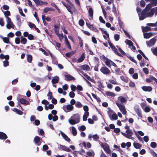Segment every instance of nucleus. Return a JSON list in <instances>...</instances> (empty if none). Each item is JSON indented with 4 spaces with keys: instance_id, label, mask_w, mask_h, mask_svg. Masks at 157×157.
I'll return each mask as SVG.
<instances>
[{
    "instance_id": "obj_1",
    "label": "nucleus",
    "mask_w": 157,
    "mask_h": 157,
    "mask_svg": "<svg viewBox=\"0 0 157 157\" xmlns=\"http://www.w3.org/2000/svg\"><path fill=\"white\" fill-rule=\"evenodd\" d=\"M116 104L118 107L120 111L124 115L126 114L127 111L126 110L125 106L123 104L119 103H116Z\"/></svg>"
},
{
    "instance_id": "obj_2",
    "label": "nucleus",
    "mask_w": 157,
    "mask_h": 157,
    "mask_svg": "<svg viewBox=\"0 0 157 157\" xmlns=\"http://www.w3.org/2000/svg\"><path fill=\"white\" fill-rule=\"evenodd\" d=\"M100 71L101 73L104 75H108L110 73V70L105 66L102 67Z\"/></svg>"
},
{
    "instance_id": "obj_3",
    "label": "nucleus",
    "mask_w": 157,
    "mask_h": 157,
    "mask_svg": "<svg viewBox=\"0 0 157 157\" xmlns=\"http://www.w3.org/2000/svg\"><path fill=\"white\" fill-rule=\"evenodd\" d=\"M147 11L145 9L143 10L140 13L141 16H139V19L140 20H143L146 18L145 16L147 13Z\"/></svg>"
},
{
    "instance_id": "obj_4",
    "label": "nucleus",
    "mask_w": 157,
    "mask_h": 157,
    "mask_svg": "<svg viewBox=\"0 0 157 157\" xmlns=\"http://www.w3.org/2000/svg\"><path fill=\"white\" fill-rule=\"evenodd\" d=\"M40 139L41 138L40 137L36 136L34 137L33 141L36 144L39 146L41 144V143L40 142Z\"/></svg>"
},
{
    "instance_id": "obj_5",
    "label": "nucleus",
    "mask_w": 157,
    "mask_h": 157,
    "mask_svg": "<svg viewBox=\"0 0 157 157\" xmlns=\"http://www.w3.org/2000/svg\"><path fill=\"white\" fill-rule=\"evenodd\" d=\"M65 79L67 81H70L72 80H75V78L74 77L69 74L65 75Z\"/></svg>"
},
{
    "instance_id": "obj_6",
    "label": "nucleus",
    "mask_w": 157,
    "mask_h": 157,
    "mask_svg": "<svg viewBox=\"0 0 157 157\" xmlns=\"http://www.w3.org/2000/svg\"><path fill=\"white\" fill-rule=\"evenodd\" d=\"M156 40L155 39L152 38L151 39L149 42L147 41L146 43L147 46L150 47L153 46L155 43Z\"/></svg>"
},
{
    "instance_id": "obj_7",
    "label": "nucleus",
    "mask_w": 157,
    "mask_h": 157,
    "mask_svg": "<svg viewBox=\"0 0 157 157\" xmlns=\"http://www.w3.org/2000/svg\"><path fill=\"white\" fill-rule=\"evenodd\" d=\"M59 148L67 152H70L71 151V150L69 148L61 144H59Z\"/></svg>"
},
{
    "instance_id": "obj_8",
    "label": "nucleus",
    "mask_w": 157,
    "mask_h": 157,
    "mask_svg": "<svg viewBox=\"0 0 157 157\" xmlns=\"http://www.w3.org/2000/svg\"><path fill=\"white\" fill-rule=\"evenodd\" d=\"M71 118L73 119L78 123L80 122V116L78 114H74L71 117Z\"/></svg>"
},
{
    "instance_id": "obj_9",
    "label": "nucleus",
    "mask_w": 157,
    "mask_h": 157,
    "mask_svg": "<svg viewBox=\"0 0 157 157\" xmlns=\"http://www.w3.org/2000/svg\"><path fill=\"white\" fill-rule=\"evenodd\" d=\"M63 5L67 8V10L71 14H73L72 11L71 10V6L69 5L66 4L64 2H62Z\"/></svg>"
},
{
    "instance_id": "obj_10",
    "label": "nucleus",
    "mask_w": 157,
    "mask_h": 157,
    "mask_svg": "<svg viewBox=\"0 0 157 157\" xmlns=\"http://www.w3.org/2000/svg\"><path fill=\"white\" fill-rule=\"evenodd\" d=\"M105 145L103 146V148L106 152L108 154H110L111 153V151L109 149V146L107 144L105 143Z\"/></svg>"
},
{
    "instance_id": "obj_11",
    "label": "nucleus",
    "mask_w": 157,
    "mask_h": 157,
    "mask_svg": "<svg viewBox=\"0 0 157 157\" xmlns=\"http://www.w3.org/2000/svg\"><path fill=\"white\" fill-rule=\"evenodd\" d=\"M126 100L125 99V98L122 96H120L118 97L117 99V103H124L126 102Z\"/></svg>"
},
{
    "instance_id": "obj_12",
    "label": "nucleus",
    "mask_w": 157,
    "mask_h": 157,
    "mask_svg": "<svg viewBox=\"0 0 157 157\" xmlns=\"http://www.w3.org/2000/svg\"><path fill=\"white\" fill-rule=\"evenodd\" d=\"M8 138L7 135L3 132H0V139L6 140Z\"/></svg>"
},
{
    "instance_id": "obj_13",
    "label": "nucleus",
    "mask_w": 157,
    "mask_h": 157,
    "mask_svg": "<svg viewBox=\"0 0 157 157\" xmlns=\"http://www.w3.org/2000/svg\"><path fill=\"white\" fill-rule=\"evenodd\" d=\"M60 133L62 136L63 138L65 140L68 142H70L71 139L69 138L65 133L62 131H60Z\"/></svg>"
},
{
    "instance_id": "obj_14",
    "label": "nucleus",
    "mask_w": 157,
    "mask_h": 157,
    "mask_svg": "<svg viewBox=\"0 0 157 157\" xmlns=\"http://www.w3.org/2000/svg\"><path fill=\"white\" fill-rule=\"evenodd\" d=\"M142 89L145 91H149L150 92L152 90V88L150 86H144L142 87Z\"/></svg>"
},
{
    "instance_id": "obj_15",
    "label": "nucleus",
    "mask_w": 157,
    "mask_h": 157,
    "mask_svg": "<svg viewBox=\"0 0 157 157\" xmlns=\"http://www.w3.org/2000/svg\"><path fill=\"white\" fill-rule=\"evenodd\" d=\"M19 101L21 104L25 105H28L29 104V102L28 101L23 98H21Z\"/></svg>"
},
{
    "instance_id": "obj_16",
    "label": "nucleus",
    "mask_w": 157,
    "mask_h": 157,
    "mask_svg": "<svg viewBox=\"0 0 157 157\" xmlns=\"http://www.w3.org/2000/svg\"><path fill=\"white\" fill-rule=\"evenodd\" d=\"M82 74L88 80H89L92 82L95 83V80L91 78L90 76L85 73H82Z\"/></svg>"
},
{
    "instance_id": "obj_17",
    "label": "nucleus",
    "mask_w": 157,
    "mask_h": 157,
    "mask_svg": "<svg viewBox=\"0 0 157 157\" xmlns=\"http://www.w3.org/2000/svg\"><path fill=\"white\" fill-rule=\"evenodd\" d=\"M59 80V77L57 76H56L52 80V82L53 84L57 83Z\"/></svg>"
},
{
    "instance_id": "obj_18",
    "label": "nucleus",
    "mask_w": 157,
    "mask_h": 157,
    "mask_svg": "<svg viewBox=\"0 0 157 157\" xmlns=\"http://www.w3.org/2000/svg\"><path fill=\"white\" fill-rule=\"evenodd\" d=\"M126 132L127 133V138H130L131 136L133 135V132L132 131V130L131 129L129 130H126Z\"/></svg>"
},
{
    "instance_id": "obj_19",
    "label": "nucleus",
    "mask_w": 157,
    "mask_h": 157,
    "mask_svg": "<svg viewBox=\"0 0 157 157\" xmlns=\"http://www.w3.org/2000/svg\"><path fill=\"white\" fill-rule=\"evenodd\" d=\"M153 35L152 33H144V38L146 39H148L151 36Z\"/></svg>"
},
{
    "instance_id": "obj_20",
    "label": "nucleus",
    "mask_w": 157,
    "mask_h": 157,
    "mask_svg": "<svg viewBox=\"0 0 157 157\" xmlns=\"http://www.w3.org/2000/svg\"><path fill=\"white\" fill-rule=\"evenodd\" d=\"M85 56L84 55V53H83L80 57L77 59V61L78 62H82L85 59Z\"/></svg>"
},
{
    "instance_id": "obj_21",
    "label": "nucleus",
    "mask_w": 157,
    "mask_h": 157,
    "mask_svg": "<svg viewBox=\"0 0 157 157\" xmlns=\"http://www.w3.org/2000/svg\"><path fill=\"white\" fill-rule=\"evenodd\" d=\"M88 13L89 15L93 18V10L92 8H90L89 9Z\"/></svg>"
},
{
    "instance_id": "obj_22",
    "label": "nucleus",
    "mask_w": 157,
    "mask_h": 157,
    "mask_svg": "<svg viewBox=\"0 0 157 157\" xmlns=\"http://www.w3.org/2000/svg\"><path fill=\"white\" fill-rule=\"evenodd\" d=\"M135 112L137 114L138 116L141 118L142 117V115L141 114V110L138 108H137L135 109Z\"/></svg>"
},
{
    "instance_id": "obj_23",
    "label": "nucleus",
    "mask_w": 157,
    "mask_h": 157,
    "mask_svg": "<svg viewBox=\"0 0 157 157\" xmlns=\"http://www.w3.org/2000/svg\"><path fill=\"white\" fill-rule=\"evenodd\" d=\"M21 44H25L27 43V40L26 38L23 37V36H21Z\"/></svg>"
},
{
    "instance_id": "obj_24",
    "label": "nucleus",
    "mask_w": 157,
    "mask_h": 157,
    "mask_svg": "<svg viewBox=\"0 0 157 157\" xmlns=\"http://www.w3.org/2000/svg\"><path fill=\"white\" fill-rule=\"evenodd\" d=\"M151 28L148 26L142 27V29L143 32H146L150 31Z\"/></svg>"
},
{
    "instance_id": "obj_25",
    "label": "nucleus",
    "mask_w": 157,
    "mask_h": 157,
    "mask_svg": "<svg viewBox=\"0 0 157 157\" xmlns=\"http://www.w3.org/2000/svg\"><path fill=\"white\" fill-rule=\"evenodd\" d=\"M111 120L113 121V120H116L118 118V117L117 115L115 113L112 114L111 116L110 117H109Z\"/></svg>"
},
{
    "instance_id": "obj_26",
    "label": "nucleus",
    "mask_w": 157,
    "mask_h": 157,
    "mask_svg": "<svg viewBox=\"0 0 157 157\" xmlns=\"http://www.w3.org/2000/svg\"><path fill=\"white\" fill-rule=\"evenodd\" d=\"M82 69L83 70L86 71H89L90 70V67L89 66L85 64L81 66Z\"/></svg>"
},
{
    "instance_id": "obj_27",
    "label": "nucleus",
    "mask_w": 157,
    "mask_h": 157,
    "mask_svg": "<svg viewBox=\"0 0 157 157\" xmlns=\"http://www.w3.org/2000/svg\"><path fill=\"white\" fill-rule=\"evenodd\" d=\"M27 61L29 63H31L33 59L32 56L31 55L29 54H27Z\"/></svg>"
},
{
    "instance_id": "obj_28",
    "label": "nucleus",
    "mask_w": 157,
    "mask_h": 157,
    "mask_svg": "<svg viewBox=\"0 0 157 157\" xmlns=\"http://www.w3.org/2000/svg\"><path fill=\"white\" fill-rule=\"evenodd\" d=\"M66 108L68 110V111L70 112L73 110L74 107L71 105L69 104L67 105Z\"/></svg>"
},
{
    "instance_id": "obj_29",
    "label": "nucleus",
    "mask_w": 157,
    "mask_h": 157,
    "mask_svg": "<svg viewBox=\"0 0 157 157\" xmlns=\"http://www.w3.org/2000/svg\"><path fill=\"white\" fill-rule=\"evenodd\" d=\"M71 128L72 133L73 135L76 136L77 134V132L74 126L72 127Z\"/></svg>"
},
{
    "instance_id": "obj_30",
    "label": "nucleus",
    "mask_w": 157,
    "mask_h": 157,
    "mask_svg": "<svg viewBox=\"0 0 157 157\" xmlns=\"http://www.w3.org/2000/svg\"><path fill=\"white\" fill-rule=\"evenodd\" d=\"M111 61L112 60H111L108 59L107 60H106L105 61V63L107 66L110 67H111Z\"/></svg>"
},
{
    "instance_id": "obj_31",
    "label": "nucleus",
    "mask_w": 157,
    "mask_h": 157,
    "mask_svg": "<svg viewBox=\"0 0 157 157\" xmlns=\"http://www.w3.org/2000/svg\"><path fill=\"white\" fill-rule=\"evenodd\" d=\"M69 121L70 124L71 125H74L78 123L76 121L72 118L70 119Z\"/></svg>"
},
{
    "instance_id": "obj_32",
    "label": "nucleus",
    "mask_w": 157,
    "mask_h": 157,
    "mask_svg": "<svg viewBox=\"0 0 157 157\" xmlns=\"http://www.w3.org/2000/svg\"><path fill=\"white\" fill-rule=\"evenodd\" d=\"M1 38L3 39V42L9 44V39L8 37H1Z\"/></svg>"
},
{
    "instance_id": "obj_33",
    "label": "nucleus",
    "mask_w": 157,
    "mask_h": 157,
    "mask_svg": "<svg viewBox=\"0 0 157 157\" xmlns=\"http://www.w3.org/2000/svg\"><path fill=\"white\" fill-rule=\"evenodd\" d=\"M112 50L114 51L115 53L118 56H121V55L120 53H118L117 52V49L115 48V47H114L112 49Z\"/></svg>"
},
{
    "instance_id": "obj_34",
    "label": "nucleus",
    "mask_w": 157,
    "mask_h": 157,
    "mask_svg": "<svg viewBox=\"0 0 157 157\" xmlns=\"http://www.w3.org/2000/svg\"><path fill=\"white\" fill-rule=\"evenodd\" d=\"M75 53V52H74L73 51L70 52L66 53L65 54V56L67 57L68 58H70L71 56L74 55Z\"/></svg>"
},
{
    "instance_id": "obj_35",
    "label": "nucleus",
    "mask_w": 157,
    "mask_h": 157,
    "mask_svg": "<svg viewBox=\"0 0 157 157\" xmlns=\"http://www.w3.org/2000/svg\"><path fill=\"white\" fill-rule=\"evenodd\" d=\"M155 78V77L152 76H150L149 78L146 79V81L148 82H151L153 80H154Z\"/></svg>"
},
{
    "instance_id": "obj_36",
    "label": "nucleus",
    "mask_w": 157,
    "mask_h": 157,
    "mask_svg": "<svg viewBox=\"0 0 157 157\" xmlns=\"http://www.w3.org/2000/svg\"><path fill=\"white\" fill-rule=\"evenodd\" d=\"M82 144L84 147H86V146H87V147L89 148H90L91 146V144L89 142L87 143V144H86V143L84 142Z\"/></svg>"
},
{
    "instance_id": "obj_37",
    "label": "nucleus",
    "mask_w": 157,
    "mask_h": 157,
    "mask_svg": "<svg viewBox=\"0 0 157 157\" xmlns=\"http://www.w3.org/2000/svg\"><path fill=\"white\" fill-rule=\"evenodd\" d=\"M75 106L76 107L79 108H81L82 106V105L81 103L79 101H77L76 102L75 104Z\"/></svg>"
},
{
    "instance_id": "obj_38",
    "label": "nucleus",
    "mask_w": 157,
    "mask_h": 157,
    "mask_svg": "<svg viewBox=\"0 0 157 157\" xmlns=\"http://www.w3.org/2000/svg\"><path fill=\"white\" fill-rule=\"evenodd\" d=\"M133 145L134 147L136 149L140 148L141 146V145L140 144L138 143H133Z\"/></svg>"
},
{
    "instance_id": "obj_39",
    "label": "nucleus",
    "mask_w": 157,
    "mask_h": 157,
    "mask_svg": "<svg viewBox=\"0 0 157 157\" xmlns=\"http://www.w3.org/2000/svg\"><path fill=\"white\" fill-rule=\"evenodd\" d=\"M152 6L151 4H148L146 6L145 9L147 11H149L151 9Z\"/></svg>"
},
{
    "instance_id": "obj_40",
    "label": "nucleus",
    "mask_w": 157,
    "mask_h": 157,
    "mask_svg": "<svg viewBox=\"0 0 157 157\" xmlns=\"http://www.w3.org/2000/svg\"><path fill=\"white\" fill-rule=\"evenodd\" d=\"M121 80L125 82H127L128 81V78H125L124 76H121Z\"/></svg>"
},
{
    "instance_id": "obj_41",
    "label": "nucleus",
    "mask_w": 157,
    "mask_h": 157,
    "mask_svg": "<svg viewBox=\"0 0 157 157\" xmlns=\"http://www.w3.org/2000/svg\"><path fill=\"white\" fill-rule=\"evenodd\" d=\"M4 14L5 17H7L10 15V12L9 10H6L4 12Z\"/></svg>"
},
{
    "instance_id": "obj_42",
    "label": "nucleus",
    "mask_w": 157,
    "mask_h": 157,
    "mask_svg": "<svg viewBox=\"0 0 157 157\" xmlns=\"http://www.w3.org/2000/svg\"><path fill=\"white\" fill-rule=\"evenodd\" d=\"M79 25L81 26H83L84 25V22L83 20L80 19L78 21Z\"/></svg>"
},
{
    "instance_id": "obj_43",
    "label": "nucleus",
    "mask_w": 157,
    "mask_h": 157,
    "mask_svg": "<svg viewBox=\"0 0 157 157\" xmlns=\"http://www.w3.org/2000/svg\"><path fill=\"white\" fill-rule=\"evenodd\" d=\"M40 51H41L42 52H43L45 56H48V53L46 52L42 48H40L39 49Z\"/></svg>"
},
{
    "instance_id": "obj_44",
    "label": "nucleus",
    "mask_w": 157,
    "mask_h": 157,
    "mask_svg": "<svg viewBox=\"0 0 157 157\" xmlns=\"http://www.w3.org/2000/svg\"><path fill=\"white\" fill-rule=\"evenodd\" d=\"M106 94L107 95L111 97H114L115 95L114 93L110 92H107L106 93Z\"/></svg>"
},
{
    "instance_id": "obj_45",
    "label": "nucleus",
    "mask_w": 157,
    "mask_h": 157,
    "mask_svg": "<svg viewBox=\"0 0 157 157\" xmlns=\"http://www.w3.org/2000/svg\"><path fill=\"white\" fill-rule=\"evenodd\" d=\"M92 137L95 141H97L99 138L98 136L96 134L93 135L92 136Z\"/></svg>"
},
{
    "instance_id": "obj_46",
    "label": "nucleus",
    "mask_w": 157,
    "mask_h": 157,
    "mask_svg": "<svg viewBox=\"0 0 157 157\" xmlns=\"http://www.w3.org/2000/svg\"><path fill=\"white\" fill-rule=\"evenodd\" d=\"M15 41L16 44H18L20 43L21 40H20L19 37H17L15 38Z\"/></svg>"
},
{
    "instance_id": "obj_47",
    "label": "nucleus",
    "mask_w": 157,
    "mask_h": 157,
    "mask_svg": "<svg viewBox=\"0 0 157 157\" xmlns=\"http://www.w3.org/2000/svg\"><path fill=\"white\" fill-rule=\"evenodd\" d=\"M151 146L153 148H155L157 145L156 143L154 142H152L150 144Z\"/></svg>"
},
{
    "instance_id": "obj_48",
    "label": "nucleus",
    "mask_w": 157,
    "mask_h": 157,
    "mask_svg": "<svg viewBox=\"0 0 157 157\" xmlns=\"http://www.w3.org/2000/svg\"><path fill=\"white\" fill-rule=\"evenodd\" d=\"M127 44L130 46H132L133 45V43L130 40H127Z\"/></svg>"
},
{
    "instance_id": "obj_49",
    "label": "nucleus",
    "mask_w": 157,
    "mask_h": 157,
    "mask_svg": "<svg viewBox=\"0 0 157 157\" xmlns=\"http://www.w3.org/2000/svg\"><path fill=\"white\" fill-rule=\"evenodd\" d=\"M9 65V61L7 60H5L3 61V66L4 67H6Z\"/></svg>"
},
{
    "instance_id": "obj_50",
    "label": "nucleus",
    "mask_w": 157,
    "mask_h": 157,
    "mask_svg": "<svg viewBox=\"0 0 157 157\" xmlns=\"http://www.w3.org/2000/svg\"><path fill=\"white\" fill-rule=\"evenodd\" d=\"M19 12L20 14L23 17H25V15L23 13L22 10L21 8H19Z\"/></svg>"
},
{
    "instance_id": "obj_51",
    "label": "nucleus",
    "mask_w": 157,
    "mask_h": 157,
    "mask_svg": "<svg viewBox=\"0 0 157 157\" xmlns=\"http://www.w3.org/2000/svg\"><path fill=\"white\" fill-rule=\"evenodd\" d=\"M71 90L73 91H75L76 89H77L76 87L73 84H72L71 86Z\"/></svg>"
},
{
    "instance_id": "obj_52",
    "label": "nucleus",
    "mask_w": 157,
    "mask_h": 157,
    "mask_svg": "<svg viewBox=\"0 0 157 157\" xmlns=\"http://www.w3.org/2000/svg\"><path fill=\"white\" fill-rule=\"evenodd\" d=\"M47 96L49 97V99H52V93L51 92L49 91L48 94Z\"/></svg>"
},
{
    "instance_id": "obj_53",
    "label": "nucleus",
    "mask_w": 157,
    "mask_h": 157,
    "mask_svg": "<svg viewBox=\"0 0 157 157\" xmlns=\"http://www.w3.org/2000/svg\"><path fill=\"white\" fill-rule=\"evenodd\" d=\"M0 25L2 26H3L4 25V22L3 20V19L2 18H0Z\"/></svg>"
},
{
    "instance_id": "obj_54",
    "label": "nucleus",
    "mask_w": 157,
    "mask_h": 157,
    "mask_svg": "<svg viewBox=\"0 0 157 157\" xmlns=\"http://www.w3.org/2000/svg\"><path fill=\"white\" fill-rule=\"evenodd\" d=\"M151 50L154 54L157 56V47L153 49L151 48Z\"/></svg>"
},
{
    "instance_id": "obj_55",
    "label": "nucleus",
    "mask_w": 157,
    "mask_h": 157,
    "mask_svg": "<svg viewBox=\"0 0 157 157\" xmlns=\"http://www.w3.org/2000/svg\"><path fill=\"white\" fill-rule=\"evenodd\" d=\"M120 38L119 35L118 34H116L114 35V38L115 40L116 41H118Z\"/></svg>"
},
{
    "instance_id": "obj_56",
    "label": "nucleus",
    "mask_w": 157,
    "mask_h": 157,
    "mask_svg": "<svg viewBox=\"0 0 157 157\" xmlns=\"http://www.w3.org/2000/svg\"><path fill=\"white\" fill-rule=\"evenodd\" d=\"M143 71L146 74H148L149 73V70L146 67L144 68L143 69Z\"/></svg>"
},
{
    "instance_id": "obj_57",
    "label": "nucleus",
    "mask_w": 157,
    "mask_h": 157,
    "mask_svg": "<svg viewBox=\"0 0 157 157\" xmlns=\"http://www.w3.org/2000/svg\"><path fill=\"white\" fill-rule=\"evenodd\" d=\"M34 36L31 34H29V36L28 37V39L30 40H33L34 39Z\"/></svg>"
},
{
    "instance_id": "obj_58",
    "label": "nucleus",
    "mask_w": 157,
    "mask_h": 157,
    "mask_svg": "<svg viewBox=\"0 0 157 157\" xmlns=\"http://www.w3.org/2000/svg\"><path fill=\"white\" fill-rule=\"evenodd\" d=\"M140 5L142 7H144L145 6V2L143 0H142L140 2Z\"/></svg>"
},
{
    "instance_id": "obj_59",
    "label": "nucleus",
    "mask_w": 157,
    "mask_h": 157,
    "mask_svg": "<svg viewBox=\"0 0 157 157\" xmlns=\"http://www.w3.org/2000/svg\"><path fill=\"white\" fill-rule=\"evenodd\" d=\"M29 25L31 28H35L36 26V25L32 23L31 22H29Z\"/></svg>"
},
{
    "instance_id": "obj_60",
    "label": "nucleus",
    "mask_w": 157,
    "mask_h": 157,
    "mask_svg": "<svg viewBox=\"0 0 157 157\" xmlns=\"http://www.w3.org/2000/svg\"><path fill=\"white\" fill-rule=\"evenodd\" d=\"M69 96L71 98H74L75 96V93L72 91H71L69 93Z\"/></svg>"
},
{
    "instance_id": "obj_61",
    "label": "nucleus",
    "mask_w": 157,
    "mask_h": 157,
    "mask_svg": "<svg viewBox=\"0 0 157 157\" xmlns=\"http://www.w3.org/2000/svg\"><path fill=\"white\" fill-rule=\"evenodd\" d=\"M66 43L68 48L71 50V48L69 42L68 41H67L66 42Z\"/></svg>"
},
{
    "instance_id": "obj_62",
    "label": "nucleus",
    "mask_w": 157,
    "mask_h": 157,
    "mask_svg": "<svg viewBox=\"0 0 157 157\" xmlns=\"http://www.w3.org/2000/svg\"><path fill=\"white\" fill-rule=\"evenodd\" d=\"M48 147L46 144L44 145L43 146V149L44 151H45L48 149Z\"/></svg>"
},
{
    "instance_id": "obj_63",
    "label": "nucleus",
    "mask_w": 157,
    "mask_h": 157,
    "mask_svg": "<svg viewBox=\"0 0 157 157\" xmlns=\"http://www.w3.org/2000/svg\"><path fill=\"white\" fill-rule=\"evenodd\" d=\"M115 71L116 74H119L121 72L120 69L119 68L116 67L115 69Z\"/></svg>"
},
{
    "instance_id": "obj_64",
    "label": "nucleus",
    "mask_w": 157,
    "mask_h": 157,
    "mask_svg": "<svg viewBox=\"0 0 157 157\" xmlns=\"http://www.w3.org/2000/svg\"><path fill=\"white\" fill-rule=\"evenodd\" d=\"M151 153L153 157H157V154L153 150L151 151Z\"/></svg>"
}]
</instances>
